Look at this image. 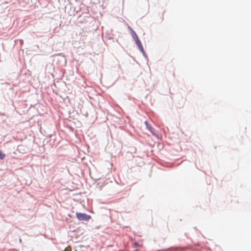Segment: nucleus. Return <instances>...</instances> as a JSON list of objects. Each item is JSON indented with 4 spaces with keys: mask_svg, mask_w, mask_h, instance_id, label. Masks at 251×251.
Segmentation results:
<instances>
[{
    "mask_svg": "<svg viewBox=\"0 0 251 251\" xmlns=\"http://www.w3.org/2000/svg\"><path fill=\"white\" fill-rule=\"evenodd\" d=\"M131 31V33H132V34H134V33H135L131 28H130Z\"/></svg>",
    "mask_w": 251,
    "mask_h": 251,
    "instance_id": "nucleus-5",
    "label": "nucleus"
},
{
    "mask_svg": "<svg viewBox=\"0 0 251 251\" xmlns=\"http://www.w3.org/2000/svg\"><path fill=\"white\" fill-rule=\"evenodd\" d=\"M148 128L152 132V128L151 126L149 125L148 126H147Z\"/></svg>",
    "mask_w": 251,
    "mask_h": 251,
    "instance_id": "nucleus-4",
    "label": "nucleus"
},
{
    "mask_svg": "<svg viewBox=\"0 0 251 251\" xmlns=\"http://www.w3.org/2000/svg\"><path fill=\"white\" fill-rule=\"evenodd\" d=\"M5 154L3 153L1 151H0V159H3L5 157Z\"/></svg>",
    "mask_w": 251,
    "mask_h": 251,
    "instance_id": "nucleus-3",
    "label": "nucleus"
},
{
    "mask_svg": "<svg viewBox=\"0 0 251 251\" xmlns=\"http://www.w3.org/2000/svg\"><path fill=\"white\" fill-rule=\"evenodd\" d=\"M145 123L146 125L147 126H148L149 124H148V122L147 121H146Z\"/></svg>",
    "mask_w": 251,
    "mask_h": 251,
    "instance_id": "nucleus-7",
    "label": "nucleus"
},
{
    "mask_svg": "<svg viewBox=\"0 0 251 251\" xmlns=\"http://www.w3.org/2000/svg\"><path fill=\"white\" fill-rule=\"evenodd\" d=\"M76 216L80 221H88L91 218L90 216L81 213H76Z\"/></svg>",
    "mask_w": 251,
    "mask_h": 251,
    "instance_id": "nucleus-1",
    "label": "nucleus"
},
{
    "mask_svg": "<svg viewBox=\"0 0 251 251\" xmlns=\"http://www.w3.org/2000/svg\"><path fill=\"white\" fill-rule=\"evenodd\" d=\"M132 36H133V37L134 38V39H135V34H132Z\"/></svg>",
    "mask_w": 251,
    "mask_h": 251,
    "instance_id": "nucleus-8",
    "label": "nucleus"
},
{
    "mask_svg": "<svg viewBox=\"0 0 251 251\" xmlns=\"http://www.w3.org/2000/svg\"><path fill=\"white\" fill-rule=\"evenodd\" d=\"M134 245H135V247H136L138 246V243H134Z\"/></svg>",
    "mask_w": 251,
    "mask_h": 251,
    "instance_id": "nucleus-6",
    "label": "nucleus"
},
{
    "mask_svg": "<svg viewBox=\"0 0 251 251\" xmlns=\"http://www.w3.org/2000/svg\"><path fill=\"white\" fill-rule=\"evenodd\" d=\"M134 34H135V41L136 44L138 46V47L139 49V50H140V51L142 53H145V51H144L143 47V46L142 45V44H141L140 40L139 39V38L138 37V36L136 34V33H134Z\"/></svg>",
    "mask_w": 251,
    "mask_h": 251,
    "instance_id": "nucleus-2",
    "label": "nucleus"
}]
</instances>
